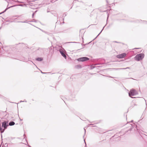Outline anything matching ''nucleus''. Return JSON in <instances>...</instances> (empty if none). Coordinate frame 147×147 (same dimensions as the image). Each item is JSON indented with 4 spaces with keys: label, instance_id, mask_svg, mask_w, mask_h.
I'll list each match as a JSON object with an SVG mask.
<instances>
[{
    "label": "nucleus",
    "instance_id": "f257e3e1",
    "mask_svg": "<svg viewBox=\"0 0 147 147\" xmlns=\"http://www.w3.org/2000/svg\"><path fill=\"white\" fill-rule=\"evenodd\" d=\"M8 125V121H5L2 123V126L0 123V131L1 134L3 133L5 130L7 129Z\"/></svg>",
    "mask_w": 147,
    "mask_h": 147
},
{
    "label": "nucleus",
    "instance_id": "f03ea898",
    "mask_svg": "<svg viewBox=\"0 0 147 147\" xmlns=\"http://www.w3.org/2000/svg\"><path fill=\"white\" fill-rule=\"evenodd\" d=\"M144 53H140L137 54L134 57L135 59L137 61H139L142 60L144 58Z\"/></svg>",
    "mask_w": 147,
    "mask_h": 147
},
{
    "label": "nucleus",
    "instance_id": "7ed1b4c3",
    "mask_svg": "<svg viewBox=\"0 0 147 147\" xmlns=\"http://www.w3.org/2000/svg\"><path fill=\"white\" fill-rule=\"evenodd\" d=\"M138 94L137 92L134 89H131L129 92V96L132 98H135V97H132V96H134Z\"/></svg>",
    "mask_w": 147,
    "mask_h": 147
},
{
    "label": "nucleus",
    "instance_id": "20e7f679",
    "mask_svg": "<svg viewBox=\"0 0 147 147\" xmlns=\"http://www.w3.org/2000/svg\"><path fill=\"white\" fill-rule=\"evenodd\" d=\"M89 58L86 57H82L77 59V60L79 62H84L89 60Z\"/></svg>",
    "mask_w": 147,
    "mask_h": 147
},
{
    "label": "nucleus",
    "instance_id": "39448f33",
    "mask_svg": "<svg viewBox=\"0 0 147 147\" xmlns=\"http://www.w3.org/2000/svg\"><path fill=\"white\" fill-rule=\"evenodd\" d=\"M126 53H124L117 55V57L118 58L121 59L124 58L126 55Z\"/></svg>",
    "mask_w": 147,
    "mask_h": 147
},
{
    "label": "nucleus",
    "instance_id": "423d86ee",
    "mask_svg": "<svg viewBox=\"0 0 147 147\" xmlns=\"http://www.w3.org/2000/svg\"><path fill=\"white\" fill-rule=\"evenodd\" d=\"M59 51L61 54V55L65 59H66L67 57L66 56L64 53L63 50L61 49H60L59 50Z\"/></svg>",
    "mask_w": 147,
    "mask_h": 147
},
{
    "label": "nucleus",
    "instance_id": "0eeeda50",
    "mask_svg": "<svg viewBox=\"0 0 147 147\" xmlns=\"http://www.w3.org/2000/svg\"><path fill=\"white\" fill-rule=\"evenodd\" d=\"M16 6V5H13L12 6H11L9 7H7L5 9L4 11H3V12L0 13V15L5 12L8 9H9L10 8L15 7Z\"/></svg>",
    "mask_w": 147,
    "mask_h": 147
},
{
    "label": "nucleus",
    "instance_id": "6e6552de",
    "mask_svg": "<svg viewBox=\"0 0 147 147\" xmlns=\"http://www.w3.org/2000/svg\"><path fill=\"white\" fill-rule=\"evenodd\" d=\"M36 60L38 61H41L43 60V58L42 57H38L36 58Z\"/></svg>",
    "mask_w": 147,
    "mask_h": 147
},
{
    "label": "nucleus",
    "instance_id": "1a4fd4ad",
    "mask_svg": "<svg viewBox=\"0 0 147 147\" xmlns=\"http://www.w3.org/2000/svg\"><path fill=\"white\" fill-rule=\"evenodd\" d=\"M15 124V122L12 121H10L8 124L9 126H12Z\"/></svg>",
    "mask_w": 147,
    "mask_h": 147
},
{
    "label": "nucleus",
    "instance_id": "9d476101",
    "mask_svg": "<svg viewBox=\"0 0 147 147\" xmlns=\"http://www.w3.org/2000/svg\"><path fill=\"white\" fill-rule=\"evenodd\" d=\"M40 51L41 53H42L43 52V49L42 48H39L36 51L37 52H38V51Z\"/></svg>",
    "mask_w": 147,
    "mask_h": 147
},
{
    "label": "nucleus",
    "instance_id": "9b49d317",
    "mask_svg": "<svg viewBox=\"0 0 147 147\" xmlns=\"http://www.w3.org/2000/svg\"><path fill=\"white\" fill-rule=\"evenodd\" d=\"M107 24V23L106 24L105 26H104V27H103L102 29V30H101V31H100V33L98 34V35L96 36V37L93 40H94V39H95L98 36V35H99V34H100L102 32V30H103L104 28H105V26H106V25Z\"/></svg>",
    "mask_w": 147,
    "mask_h": 147
},
{
    "label": "nucleus",
    "instance_id": "f8f14e48",
    "mask_svg": "<svg viewBox=\"0 0 147 147\" xmlns=\"http://www.w3.org/2000/svg\"><path fill=\"white\" fill-rule=\"evenodd\" d=\"M29 21L31 22H35L36 23V22H37L38 20L34 19H33L32 20L30 21Z\"/></svg>",
    "mask_w": 147,
    "mask_h": 147
},
{
    "label": "nucleus",
    "instance_id": "ddd939ff",
    "mask_svg": "<svg viewBox=\"0 0 147 147\" xmlns=\"http://www.w3.org/2000/svg\"><path fill=\"white\" fill-rule=\"evenodd\" d=\"M130 126H131V127L129 130V131H130L132 129L134 128V125H131V124H130Z\"/></svg>",
    "mask_w": 147,
    "mask_h": 147
},
{
    "label": "nucleus",
    "instance_id": "4468645a",
    "mask_svg": "<svg viewBox=\"0 0 147 147\" xmlns=\"http://www.w3.org/2000/svg\"><path fill=\"white\" fill-rule=\"evenodd\" d=\"M129 68V67H127V68H117V69H121V70H123V69H127V68Z\"/></svg>",
    "mask_w": 147,
    "mask_h": 147
},
{
    "label": "nucleus",
    "instance_id": "2eb2a0df",
    "mask_svg": "<svg viewBox=\"0 0 147 147\" xmlns=\"http://www.w3.org/2000/svg\"><path fill=\"white\" fill-rule=\"evenodd\" d=\"M59 23H60V24H62V23H61L60 21L58 22V21L57 20V22L56 23V24H59ZM62 23H64V22H63Z\"/></svg>",
    "mask_w": 147,
    "mask_h": 147
},
{
    "label": "nucleus",
    "instance_id": "dca6fc26",
    "mask_svg": "<svg viewBox=\"0 0 147 147\" xmlns=\"http://www.w3.org/2000/svg\"><path fill=\"white\" fill-rule=\"evenodd\" d=\"M95 67L94 66L92 65L90 66V69H92Z\"/></svg>",
    "mask_w": 147,
    "mask_h": 147
},
{
    "label": "nucleus",
    "instance_id": "f3484780",
    "mask_svg": "<svg viewBox=\"0 0 147 147\" xmlns=\"http://www.w3.org/2000/svg\"><path fill=\"white\" fill-rule=\"evenodd\" d=\"M15 138V137H10L9 138V139L10 140H12L14 139Z\"/></svg>",
    "mask_w": 147,
    "mask_h": 147
},
{
    "label": "nucleus",
    "instance_id": "a211bd4d",
    "mask_svg": "<svg viewBox=\"0 0 147 147\" xmlns=\"http://www.w3.org/2000/svg\"><path fill=\"white\" fill-rule=\"evenodd\" d=\"M23 23H29L28 22H29L30 21L26 20L25 21H23Z\"/></svg>",
    "mask_w": 147,
    "mask_h": 147
},
{
    "label": "nucleus",
    "instance_id": "6ab92c4d",
    "mask_svg": "<svg viewBox=\"0 0 147 147\" xmlns=\"http://www.w3.org/2000/svg\"><path fill=\"white\" fill-rule=\"evenodd\" d=\"M4 146L5 147H7L8 146V144L7 143L5 144L4 145Z\"/></svg>",
    "mask_w": 147,
    "mask_h": 147
},
{
    "label": "nucleus",
    "instance_id": "aec40b11",
    "mask_svg": "<svg viewBox=\"0 0 147 147\" xmlns=\"http://www.w3.org/2000/svg\"><path fill=\"white\" fill-rule=\"evenodd\" d=\"M41 72L43 74H46L48 73H47V72H42V71H41Z\"/></svg>",
    "mask_w": 147,
    "mask_h": 147
},
{
    "label": "nucleus",
    "instance_id": "412c9836",
    "mask_svg": "<svg viewBox=\"0 0 147 147\" xmlns=\"http://www.w3.org/2000/svg\"><path fill=\"white\" fill-rule=\"evenodd\" d=\"M18 5V6H22V7H23V6H24V5L20 4H19V5Z\"/></svg>",
    "mask_w": 147,
    "mask_h": 147
},
{
    "label": "nucleus",
    "instance_id": "4be33fe9",
    "mask_svg": "<svg viewBox=\"0 0 147 147\" xmlns=\"http://www.w3.org/2000/svg\"><path fill=\"white\" fill-rule=\"evenodd\" d=\"M49 12L52 14H54V13H53L54 12L53 11H50Z\"/></svg>",
    "mask_w": 147,
    "mask_h": 147
},
{
    "label": "nucleus",
    "instance_id": "5701e85b",
    "mask_svg": "<svg viewBox=\"0 0 147 147\" xmlns=\"http://www.w3.org/2000/svg\"><path fill=\"white\" fill-rule=\"evenodd\" d=\"M67 15V13H65L64 14H63V16H64V17H65V16H66Z\"/></svg>",
    "mask_w": 147,
    "mask_h": 147
},
{
    "label": "nucleus",
    "instance_id": "b1692460",
    "mask_svg": "<svg viewBox=\"0 0 147 147\" xmlns=\"http://www.w3.org/2000/svg\"><path fill=\"white\" fill-rule=\"evenodd\" d=\"M84 143H85V144H86V145H85V147H87V146H86V142H85V139H84Z\"/></svg>",
    "mask_w": 147,
    "mask_h": 147
},
{
    "label": "nucleus",
    "instance_id": "393cba45",
    "mask_svg": "<svg viewBox=\"0 0 147 147\" xmlns=\"http://www.w3.org/2000/svg\"><path fill=\"white\" fill-rule=\"evenodd\" d=\"M77 66L79 68L81 67V66L80 65H78Z\"/></svg>",
    "mask_w": 147,
    "mask_h": 147
},
{
    "label": "nucleus",
    "instance_id": "a878e982",
    "mask_svg": "<svg viewBox=\"0 0 147 147\" xmlns=\"http://www.w3.org/2000/svg\"><path fill=\"white\" fill-rule=\"evenodd\" d=\"M54 16L56 17H58V15L57 14H55L54 15Z\"/></svg>",
    "mask_w": 147,
    "mask_h": 147
},
{
    "label": "nucleus",
    "instance_id": "bb28decb",
    "mask_svg": "<svg viewBox=\"0 0 147 147\" xmlns=\"http://www.w3.org/2000/svg\"><path fill=\"white\" fill-rule=\"evenodd\" d=\"M34 13H33L32 14V18H34Z\"/></svg>",
    "mask_w": 147,
    "mask_h": 147
},
{
    "label": "nucleus",
    "instance_id": "cd10ccee",
    "mask_svg": "<svg viewBox=\"0 0 147 147\" xmlns=\"http://www.w3.org/2000/svg\"><path fill=\"white\" fill-rule=\"evenodd\" d=\"M23 22L22 21H18V22L19 23H23Z\"/></svg>",
    "mask_w": 147,
    "mask_h": 147
},
{
    "label": "nucleus",
    "instance_id": "c85d7f7f",
    "mask_svg": "<svg viewBox=\"0 0 147 147\" xmlns=\"http://www.w3.org/2000/svg\"><path fill=\"white\" fill-rule=\"evenodd\" d=\"M50 11H49V10H48V9H47V12H48H48H50Z\"/></svg>",
    "mask_w": 147,
    "mask_h": 147
},
{
    "label": "nucleus",
    "instance_id": "c756f323",
    "mask_svg": "<svg viewBox=\"0 0 147 147\" xmlns=\"http://www.w3.org/2000/svg\"><path fill=\"white\" fill-rule=\"evenodd\" d=\"M18 2L19 3H24V2H20V1H18Z\"/></svg>",
    "mask_w": 147,
    "mask_h": 147
},
{
    "label": "nucleus",
    "instance_id": "7c9ffc66",
    "mask_svg": "<svg viewBox=\"0 0 147 147\" xmlns=\"http://www.w3.org/2000/svg\"><path fill=\"white\" fill-rule=\"evenodd\" d=\"M23 102H27V101H26V100H24L23 101Z\"/></svg>",
    "mask_w": 147,
    "mask_h": 147
},
{
    "label": "nucleus",
    "instance_id": "2f4dec72",
    "mask_svg": "<svg viewBox=\"0 0 147 147\" xmlns=\"http://www.w3.org/2000/svg\"><path fill=\"white\" fill-rule=\"evenodd\" d=\"M84 131H85L84 134H86V130H85V128H84Z\"/></svg>",
    "mask_w": 147,
    "mask_h": 147
},
{
    "label": "nucleus",
    "instance_id": "473e14b6",
    "mask_svg": "<svg viewBox=\"0 0 147 147\" xmlns=\"http://www.w3.org/2000/svg\"><path fill=\"white\" fill-rule=\"evenodd\" d=\"M28 146L29 147H31L28 144Z\"/></svg>",
    "mask_w": 147,
    "mask_h": 147
},
{
    "label": "nucleus",
    "instance_id": "72a5a7b5",
    "mask_svg": "<svg viewBox=\"0 0 147 147\" xmlns=\"http://www.w3.org/2000/svg\"><path fill=\"white\" fill-rule=\"evenodd\" d=\"M133 121V120H132L131 121H130L129 122H132Z\"/></svg>",
    "mask_w": 147,
    "mask_h": 147
},
{
    "label": "nucleus",
    "instance_id": "f704fd0d",
    "mask_svg": "<svg viewBox=\"0 0 147 147\" xmlns=\"http://www.w3.org/2000/svg\"><path fill=\"white\" fill-rule=\"evenodd\" d=\"M93 125V124H89L88 125H89V126L90 125Z\"/></svg>",
    "mask_w": 147,
    "mask_h": 147
},
{
    "label": "nucleus",
    "instance_id": "c9c22d12",
    "mask_svg": "<svg viewBox=\"0 0 147 147\" xmlns=\"http://www.w3.org/2000/svg\"><path fill=\"white\" fill-rule=\"evenodd\" d=\"M109 78H113V77H111V76H109Z\"/></svg>",
    "mask_w": 147,
    "mask_h": 147
},
{
    "label": "nucleus",
    "instance_id": "e433bc0d",
    "mask_svg": "<svg viewBox=\"0 0 147 147\" xmlns=\"http://www.w3.org/2000/svg\"><path fill=\"white\" fill-rule=\"evenodd\" d=\"M119 14H121V15H122V13H120Z\"/></svg>",
    "mask_w": 147,
    "mask_h": 147
},
{
    "label": "nucleus",
    "instance_id": "4c0bfd02",
    "mask_svg": "<svg viewBox=\"0 0 147 147\" xmlns=\"http://www.w3.org/2000/svg\"><path fill=\"white\" fill-rule=\"evenodd\" d=\"M98 64H96L94 65H98Z\"/></svg>",
    "mask_w": 147,
    "mask_h": 147
},
{
    "label": "nucleus",
    "instance_id": "58836bf2",
    "mask_svg": "<svg viewBox=\"0 0 147 147\" xmlns=\"http://www.w3.org/2000/svg\"><path fill=\"white\" fill-rule=\"evenodd\" d=\"M145 22H146V23L147 24V21H145Z\"/></svg>",
    "mask_w": 147,
    "mask_h": 147
},
{
    "label": "nucleus",
    "instance_id": "ea45409f",
    "mask_svg": "<svg viewBox=\"0 0 147 147\" xmlns=\"http://www.w3.org/2000/svg\"><path fill=\"white\" fill-rule=\"evenodd\" d=\"M98 59H95V61H96V60H97V61H98Z\"/></svg>",
    "mask_w": 147,
    "mask_h": 147
},
{
    "label": "nucleus",
    "instance_id": "a19ab883",
    "mask_svg": "<svg viewBox=\"0 0 147 147\" xmlns=\"http://www.w3.org/2000/svg\"><path fill=\"white\" fill-rule=\"evenodd\" d=\"M124 115H126V116H127V115H126V113H125V114H124Z\"/></svg>",
    "mask_w": 147,
    "mask_h": 147
},
{
    "label": "nucleus",
    "instance_id": "79ce46f5",
    "mask_svg": "<svg viewBox=\"0 0 147 147\" xmlns=\"http://www.w3.org/2000/svg\"><path fill=\"white\" fill-rule=\"evenodd\" d=\"M20 102H23V101H22V100H21L20 101Z\"/></svg>",
    "mask_w": 147,
    "mask_h": 147
},
{
    "label": "nucleus",
    "instance_id": "37998d69",
    "mask_svg": "<svg viewBox=\"0 0 147 147\" xmlns=\"http://www.w3.org/2000/svg\"><path fill=\"white\" fill-rule=\"evenodd\" d=\"M62 98V100H63L64 101V102H65V101H64V100L63 99V98Z\"/></svg>",
    "mask_w": 147,
    "mask_h": 147
},
{
    "label": "nucleus",
    "instance_id": "c03bdc74",
    "mask_svg": "<svg viewBox=\"0 0 147 147\" xmlns=\"http://www.w3.org/2000/svg\"><path fill=\"white\" fill-rule=\"evenodd\" d=\"M71 42H70V43H71ZM73 42V43H77L76 42Z\"/></svg>",
    "mask_w": 147,
    "mask_h": 147
},
{
    "label": "nucleus",
    "instance_id": "a18cd8bd",
    "mask_svg": "<svg viewBox=\"0 0 147 147\" xmlns=\"http://www.w3.org/2000/svg\"><path fill=\"white\" fill-rule=\"evenodd\" d=\"M34 64V65H36H36L35 64H34Z\"/></svg>",
    "mask_w": 147,
    "mask_h": 147
},
{
    "label": "nucleus",
    "instance_id": "49530a36",
    "mask_svg": "<svg viewBox=\"0 0 147 147\" xmlns=\"http://www.w3.org/2000/svg\"><path fill=\"white\" fill-rule=\"evenodd\" d=\"M64 18H63V21H64Z\"/></svg>",
    "mask_w": 147,
    "mask_h": 147
},
{
    "label": "nucleus",
    "instance_id": "de8ad7c7",
    "mask_svg": "<svg viewBox=\"0 0 147 147\" xmlns=\"http://www.w3.org/2000/svg\"><path fill=\"white\" fill-rule=\"evenodd\" d=\"M134 49H138V48H135Z\"/></svg>",
    "mask_w": 147,
    "mask_h": 147
},
{
    "label": "nucleus",
    "instance_id": "09e8293b",
    "mask_svg": "<svg viewBox=\"0 0 147 147\" xmlns=\"http://www.w3.org/2000/svg\"><path fill=\"white\" fill-rule=\"evenodd\" d=\"M22 120V119H20V121H21V120Z\"/></svg>",
    "mask_w": 147,
    "mask_h": 147
},
{
    "label": "nucleus",
    "instance_id": "8fccbe9b",
    "mask_svg": "<svg viewBox=\"0 0 147 147\" xmlns=\"http://www.w3.org/2000/svg\"><path fill=\"white\" fill-rule=\"evenodd\" d=\"M131 78V79H133V78Z\"/></svg>",
    "mask_w": 147,
    "mask_h": 147
},
{
    "label": "nucleus",
    "instance_id": "3c124183",
    "mask_svg": "<svg viewBox=\"0 0 147 147\" xmlns=\"http://www.w3.org/2000/svg\"><path fill=\"white\" fill-rule=\"evenodd\" d=\"M115 42H117V43H118V42H116V41H115Z\"/></svg>",
    "mask_w": 147,
    "mask_h": 147
},
{
    "label": "nucleus",
    "instance_id": "603ef678",
    "mask_svg": "<svg viewBox=\"0 0 147 147\" xmlns=\"http://www.w3.org/2000/svg\"><path fill=\"white\" fill-rule=\"evenodd\" d=\"M91 123H93L94 122H90Z\"/></svg>",
    "mask_w": 147,
    "mask_h": 147
},
{
    "label": "nucleus",
    "instance_id": "864d4df0",
    "mask_svg": "<svg viewBox=\"0 0 147 147\" xmlns=\"http://www.w3.org/2000/svg\"><path fill=\"white\" fill-rule=\"evenodd\" d=\"M58 18L57 17V20Z\"/></svg>",
    "mask_w": 147,
    "mask_h": 147
},
{
    "label": "nucleus",
    "instance_id": "5fc2aeb1",
    "mask_svg": "<svg viewBox=\"0 0 147 147\" xmlns=\"http://www.w3.org/2000/svg\"><path fill=\"white\" fill-rule=\"evenodd\" d=\"M1 27H0V29H1Z\"/></svg>",
    "mask_w": 147,
    "mask_h": 147
},
{
    "label": "nucleus",
    "instance_id": "6e6d98bb",
    "mask_svg": "<svg viewBox=\"0 0 147 147\" xmlns=\"http://www.w3.org/2000/svg\"><path fill=\"white\" fill-rule=\"evenodd\" d=\"M134 105H136V104H134Z\"/></svg>",
    "mask_w": 147,
    "mask_h": 147
},
{
    "label": "nucleus",
    "instance_id": "4d7b16f0",
    "mask_svg": "<svg viewBox=\"0 0 147 147\" xmlns=\"http://www.w3.org/2000/svg\"><path fill=\"white\" fill-rule=\"evenodd\" d=\"M1 137H2V135L1 134Z\"/></svg>",
    "mask_w": 147,
    "mask_h": 147
},
{
    "label": "nucleus",
    "instance_id": "13d9d810",
    "mask_svg": "<svg viewBox=\"0 0 147 147\" xmlns=\"http://www.w3.org/2000/svg\"><path fill=\"white\" fill-rule=\"evenodd\" d=\"M1 145H0V147H1Z\"/></svg>",
    "mask_w": 147,
    "mask_h": 147
},
{
    "label": "nucleus",
    "instance_id": "bf43d9fd",
    "mask_svg": "<svg viewBox=\"0 0 147 147\" xmlns=\"http://www.w3.org/2000/svg\"><path fill=\"white\" fill-rule=\"evenodd\" d=\"M57 0H56V1H57Z\"/></svg>",
    "mask_w": 147,
    "mask_h": 147
},
{
    "label": "nucleus",
    "instance_id": "052dcab7",
    "mask_svg": "<svg viewBox=\"0 0 147 147\" xmlns=\"http://www.w3.org/2000/svg\"><path fill=\"white\" fill-rule=\"evenodd\" d=\"M0 121H1V120H0Z\"/></svg>",
    "mask_w": 147,
    "mask_h": 147
},
{
    "label": "nucleus",
    "instance_id": "680f3d73",
    "mask_svg": "<svg viewBox=\"0 0 147 147\" xmlns=\"http://www.w3.org/2000/svg\"><path fill=\"white\" fill-rule=\"evenodd\" d=\"M2 147H3V146H2Z\"/></svg>",
    "mask_w": 147,
    "mask_h": 147
}]
</instances>
